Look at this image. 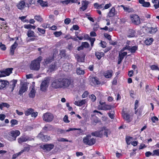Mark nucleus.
Segmentation results:
<instances>
[{"instance_id":"obj_50","label":"nucleus","mask_w":159,"mask_h":159,"mask_svg":"<svg viewBox=\"0 0 159 159\" xmlns=\"http://www.w3.org/2000/svg\"><path fill=\"white\" fill-rule=\"evenodd\" d=\"M82 4L83 6H85V7H87L88 5L89 4V2L88 1H82Z\"/></svg>"},{"instance_id":"obj_18","label":"nucleus","mask_w":159,"mask_h":159,"mask_svg":"<svg viewBox=\"0 0 159 159\" xmlns=\"http://www.w3.org/2000/svg\"><path fill=\"white\" fill-rule=\"evenodd\" d=\"M89 37V36L88 35L84 33L80 34L77 36V38L80 40L87 39Z\"/></svg>"},{"instance_id":"obj_34","label":"nucleus","mask_w":159,"mask_h":159,"mask_svg":"<svg viewBox=\"0 0 159 159\" xmlns=\"http://www.w3.org/2000/svg\"><path fill=\"white\" fill-rule=\"evenodd\" d=\"M92 81L94 84H99L100 82L98 80V78L96 77H93L92 78Z\"/></svg>"},{"instance_id":"obj_51","label":"nucleus","mask_w":159,"mask_h":159,"mask_svg":"<svg viewBox=\"0 0 159 159\" xmlns=\"http://www.w3.org/2000/svg\"><path fill=\"white\" fill-rule=\"evenodd\" d=\"M135 114L138 115L139 116H140L142 114V111L140 110H139L138 109L137 110H135Z\"/></svg>"},{"instance_id":"obj_58","label":"nucleus","mask_w":159,"mask_h":159,"mask_svg":"<svg viewBox=\"0 0 159 159\" xmlns=\"http://www.w3.org/2000/svg\"><path fill=\"white\" fill-rule=\"evenodd\" d=\"M30 148L29 147H25L24 149L21 150L20 152L21 153H23L25 151H28L30 150Z\"/></svg>"},{"instance_id":"obj_12","label":"nucleus","mask_w":159,"mask_h":159,"mask_svg":"<svg viewBox=\"0 0 159 159\" xmlns=\"http://www.w3.org/2000/svg\"><path fill=\"white\" fill-rule=\"evenodd\" d=\"M99 103L101 106L100 107L101 110L106 111L110 110L113 107V106H112L106 104L105 102H100Z\"/></svg>"},{"instance_id":"obj_43","label":"nucleus","mask_w":159,"mask_h":159,"mask_svg":"<svg viewBox=\"0 0 159 159\" xmlns=\"http://www.w3.org/2000/svg\"><path fill=\"white\" fill-rule=\"evenodd\" d=\"M85 57V55H84L82 57H80L79 55L77 56V61H78L80 62H83Z\"/></svg>"},{"instance_id":"obj_60","label":"nucleus","mask_w":159,"mask_h":159,"mask_svg":"<svg viewBox=\"0 0 159 159\" xmlns=\"http://www.w3.org/2000/svg\"><path fill=\"white\" fill-rule=\"evenodd\" d=\"M151 120L152 122L155 123L156 121H158V119L156 116H154L151 118Z\"/></svg>"},{"instance_id":"obj_53","label":"nucleus","mask_w":159,"mask_h":159,"mask_svg":"<svg viewBox=\"0 0 159 159\" xmlns=\"http://www.w3.org/2000/svg\"><path fill=\"white\" fill-rule=\"evenodd\" d=\"M0 48L3 51L5 50L6 49L5 45L4 44H2V43H1L0 44Z\"/></svg>"},{"instance_id":"obj_28","label":"nucleus","mask_w":159,"mask_h":159,"mask_svg":"<svg viewBox=\"0 0 159 159\" xmlns=\"http://www.w3.org/2000/svg\"><path fill=\"white\" fill-rule=\"evenodd\" d=\"M140 3L142 4V6L144 7H148L150 6V3L148 2H145L144 0H139Z\"/></svg>"},{"instance_id":"obj_62","label":"nucleus","mask_w":159,"mask_h":159,"mask_svg":"<svg viewBox=\"0 0 159 159\" xmlns=\"http://www.w3.org/2000/svg\"><path fill=\"white\" fill-rule=\"evenodd\" d=\"M38 115V112H32V113L31 114V116L32 117H36Z\"/></svg>"},{"instance_id":"obj_52","label":"nucleus","mask_w":159,"mask_h":159,"mask_svg":"<svg viewBox=\"0 0 159 159\" xmlns=\"http://www.w3.org/2000/svg\"><path fill=\"white\" fill-rule=\"evenodd\" d=\"M86 102V99H83L79 101L80 106H81L82 105L84 104Z\"/></svg>"},{"instance_id":"obj_59","label":"nucleus","mask_w":159,"mask_h":159,"mask_svg":"<svg viewBox=\"0 0 159 159\" xmlns=\"http://www.w3.org/2000/svg\"><path fill=\"white\" fill-rule=\"evenodd\" d=\"M58 141L59 142H68L69 141L65 138H60L58 139Z\"/></svg>"},{"instance_id":"obj_13","label":"nucleus","mask_w":159,"mask_h":159,"mask_svg":"<svg viewBox=\"0 0 159 159\" xmlns=\"http://www.w3.org/2000/svg\"><path fill=\"white\" fill-rule=\"evenodd\" d=\"M33 139H31L27 136H21L18 139V141L19 143H21L28 141H31Z\"/></svg>"},{"instance_id":"obj_2","label":"nucleus","mask_w":159,"mask_h":159,"mask_svg":"<svg viewBox=\"0 0 159 159\" xmlns=\"http://www.w3.org/2000/svg\"><path fill=\"white\" fill-rule=\"evenodd\" d=\"M42 60V57L39 56L37 59L31 61L30 65V68L31 70H38L40 67V62Z\"/></svg>"},{"instance_id":"obj_55","label":"nucleus","mask_w":159,"mask_h":159,"mask_svg":"<svg viewBox=\"0 0 159 159\" xmlns=\"http://www.w3.org/2000/svg\"><path fill=\"white\" fill-rule=\"evenodd\" d=\"M81 129L80 128H69V129L66 130V132H69L70 131L75 130H81Z\"/></svg>"},{"instance_id":"obj_5","label":"nucleus","mask_w":159,"mask_h":159,"mask_svg":"<svg viewBox=\"0 0 159 159\" xmlns=\"http://www.w3.org/2000/svg\"><path fill=\"white\" fill-rule=\"evenodd\" d=\"M54 118L53 115L50 112H46L44 113L42 118L44 121L45 122H50L52 121Z\"/></svg>"},{"instance_id":"obj_26","label":"nucleus","mask_w":159,"mask_h":159,"mask_svg":"<svg viewBox=\"0 0 159 159\" xmlns=\"http://www.w3.org/2000/svg\"><path fill=\"white\" fill-rule=\"evenodd\" d=\"M53 59V57H49L46 58L44 60L43 62V64L44 65H46L50 62H51Z\"/></svg>"},{"instance_id":"obj_16","label":"nucleus","mask_w":159,"mask_h":159,"mask_svg":"<svg viewBox=\"0 0 159 159\" xmlns=\"http://www.w3.org/2000/svg\"><path fill=\"white\" fill-rule=\"evenodd\" d=\"M59 66L58 62L54 63L53 64H52L49 66V70L50 72H52L56 69Z\"/></svg>"},{"instance_id":"obj_22","label":"nucleus","mask_w":159,"mask_h":159,"mask_svg":"<svg viewBox=\"0 0 159 159\" xmlns=\"http://www.w3.org/2000/svg\"><path fill=\"white\" fill-rule=\"evenodd\" d=\"M91 134L93 136L101 137L103 135L102 129L100 130L92 132Z\"/></svg>"},{"instance_id":"obj_1","label":"nucleus","mask_w":159,"mask_h":159,"mask_svg":"<svg viewBox=\"0 0 159 159\" xmlns=\"http://www.w3.org/2000/svg\"><path fill=\"white\" fill-rule=\"evenodd\" d=\"M70 84V81L66 78H61L55 80L52 83V88L59 89L65 88L69 86Z\"/></svg>"},{"instance_id":"obj_7","label":"nucleus","mask_w":159,"mask_h":159,"mask_svg":"<svg viewBox=\"0 0 159 159\" xmlns=\"http://www.w3.org/2000/svg\"><path fill=\"white\" fill-rule=\"evenodd\" d=\"M26 34L28 37L26 38V40L28 42L34 41L35 40L34 38L36 37V35L34 31L29 30L27 32Z\"/></svg>"},{"instance_id":"obj_20","label":"nucleus","mask_w":159,"mask_h":159,"mask_svg":"<svg viewBox=\"0 0 159 159\" xmlns=\"http://www.w3.org/2000/svg\"><path fill=\"white\" fill-rule=\"evenodd\" d=\"M123 117L125 120L127 122H129L132 120V118H131L129 114L127 113H124L122 114Z\"/></svg>"},{"instance_id":"obj_25","label":"nucleus","mask_w":159,"mask_h":159,"mask_svg":"<svg viewBox=\"0 0 159 159\" xmlns=\"http://www.w3.org/2000/svg\"><path fill=\"white\" fill-rule=\"evenodd\" d=\"M25 2L24 1L22 0L19 2L17 6L18 9L21 10L25 8Z\"/></svg>"},{"instance_id":"obj_63","label":"nucleus","mask_w":159,"mask_h":159,"mask_svg":"<svg viewBox=\"0 0 159 159\" xmlns=\"http://www.w3.org/2000/svg\"><path fill=\"white\" fill-rule=\"evenodd\" d=\"M63 120L66 123H69V121L68 120V117L67 116L65 115L63 118Z\"/></svg>"},{"instance_id":"obj_8","label":"nucleus","mask_w":159,"mask_h":159,"mask_svg":"<svg viewBox=\"0 0 159 159\" xmlns=\"http://www.w3.org/2000/svg\"><path fill=\"white\" fill-rule=\"evenodd\" d=\"M49 81L50 79L49 78H45L40 85V89L41 91H44L46 90L48 86Z\"/></svg>"},{"instance_id":"obj_45","label":"nucleus","mask_w":159,"mask_h":159,"mask_svg":"<svg viewBox=\"0 0 159 159\" xmlns=\"http://www.w3.org/2000/svg\"><path fill=\"white\" fill-rule=\"evenodd\" d=\"M34 19L37 21L41 22L43 20V19L40 16H34Z\"/></svg>"},{"instance_id":"obj_14","label":"nucleus","mask_w":159,"mask_h":159,"mask_svg":"<svg viewBox=\"0 0 159 159\" xmlns=\"http://www.w3.org/2000/svg\"><path fill=\"white\" fill-rule=\"evenodd\" d=\"M125 48L126 49L129 51L131 53H134L138 49V47L136 46L131 47L129 45H126Z\"/></svg>"},{"instance_id":"obj_61","label":"nucleus","mask_w":159,"mask_h":159,"mask_svg":"<svg viewBox=\"0 0 159 159\" xmlns=\"http://www.w3.org/2000/svg\"><path fill=\"white\" fill-rule=\"evenodd\" d=\"M70 18H67L65 19L64 20V23L65 24L68 25L70 22Z\"/></svg>"},{"instance_id":"obj_36","label":"nucleus","mask_w":159,"mask_h":159,"mask_svg":"<svg viewBox=\"0 0 159 159\" xmlns=\"http://www.w3.org/2000/svg\"><path fill=\"white\" fill-rule=\"evenodd\" d=\"M76 73L79 75H84V71L80 67H77L76 69Z\"/></svg>"},{"instance_id":"obj_54","label":"nucleus","mask_w":159,"mask_h":159,"mask_svg":"<svg viewBox=\"0 0 159 159\" xmlns=\"http://www.w3.org/2000/svg\"><path fill=\"white\" fill-rule=\"evenodd\" d=\"M21 154V153H20V152L16 154H14L12 156V159H15L17 157L20 156Z\"/></svg>"},{"instance_id":"obj_46","label":"nucleus","mask_w":159,"mask_h":159,"mask_svg":"<svg viewBox=\"0 0 159 159\" xmlns=\"http://www.w3.org/2000/svg\"><path fill=\"white\" fill-rule=\"evenodd\" d=\"M153 154L152 155V156H159V149L154 150L153 151Z\"/></svg>"},{"instance_id":"obj_42","label":"nucleus","mask_w":159,"mask_h":159,"mask_svg":"<svg viewBox=\"0 0 159 159\" xmlns=\"http://www.w3.org/2000/svg\"><path fill=\"white\" fill-rule=\"evenodd\" d=\"M10 123L11 124V126L12 127L14 125H17L18 123V121L16 120L13 119L11 121Z\"/></svg>"},{"instance_id":"obj_35","label":"nucleus","mask_w":159,"mask_h":159,"mask_svg":"<svg viewBox=\"0 0 159 159\" xmlns=\"http://www.w3.org/2000/svg\"><path fill=\"white\" fill-rule=\"evenodd\" d=\"M153 40L152 38H148L145 41V43L146 45H149L152 43Z\"/></svg>"},{"instance_id":"obj_9","label":"nucleus","mask_w":159,"mask_h":159,"mask_svg":"<svg viewBox=\"0 0 159 159\" xmlns=\"http://www.w3.org/2000/svg\"><path fill=\"white\" fill-rule=\"evenodd\" d=\"M40 147L44 152H48L54 148V145L52 144H47L41 145Z\"/></svg>"},{"instance_id":"obj_32","label":"nucleus","mask_w":159,"mask_h":159,"mask_svg":"<svg viewBox=\"0 0 159 159\" xmlns=\"http://www.w3.org/2000/svg\"><path fill=\"white\" fill-rule=\"evenodd\" d=\"M37 2L39 3L40 5L42 7H47L48 3L47 2L43 1V0H38Z\"/></svg>"},{"instance_id":"obj_44","label":"nucleus","mask_w":159,"mask_h":159,"mask_svg":"<svg viewBox=\"0 0 159 159\" xmlns=\"http://www.w3.org/2000/svg\"><path fill=\"white\" fill-rule=\"evenodd\" d=\"M24 27L26 29H34L35 28V26H33L30 24L25 25H24Z\"/></svg>"},{"instance_id":"obj_56","label":"nucleus","mask_w":159,"mask_h":159,"mask_svg":"<svg viewBox=\"0 0 159 159\" xmlns=\"http://www.w3.org/2000/svg\"><path fill=\"white\" fill-rule=\"evenodd\" d=\"M38 31L42 34H44L45 32V30L44 29H42L40 28H38Z\"/></svg>"},{"instance_id":"obj_57","label":"nucleus","mask_w":159,"mask_h":159,"mask_svg":"<svg viewBox=\"0 0 159 159\" xmlns=\"http://www.w3.org/2000/svg\"><path fill=\"white\" fill-rule=\"evenodd\" d=\"M104 36L105 38L109 40H111V36L110 35L106 33L104 34Z\"/></svg>"},{"instance_id":"obj_39","label":"nucleus","mask_w":159,"mask_h":159,"mask_svg":"<svg viewBox=\"0 0 159 159\" xmlns=\"http://www.w3.org/2000/svg\"><path fill=\"white\" fill-rule=\"evenodd\" d=\"M95 55L97 58L99 60L104 56V54L103 52H96Z\"/></svg>"},{"instance_id":"obj_37","label":"nucleus","mask_w":159,"mask_h":159,"mask_svg":"<svg viewBox=\"0 0 159 159\" xmlns=\"http://www.w3.org/2000/svg\"><path fill=\"white\" fill-rule=\"evenodd\" d=\"M121 7H123L124 10L128 12H132L134 11V10L133 8H129L128 7H125L124 5H121Z\"/></svg>"},{"instance_id":"obj_15","label":"nucleus","mask_w":159,"mask_h":159,"mask_svg":"<svg viewBox=\"0 0 159 159\" xmlns=\"http://www.w3.org/2000/svg\"><path fill=\"white\" fill-rule=\"evenodd\" d=\"M9 84V82L7 81L0 80V89L6 88Z\"/></svg>"},{"instance_id":"obj_31","label":"nucleus","mask_w":159,"mask_h":159,"mask_svg":"<svg viewBox=\"0 0 159 159\" xmlns=\"http://www.w3.org/2000/svg\"><path fill=\"white\" fill-rule=\"evenodd\" d=\"M16 82L17 81L16 80H13L10 82V88L11 89V91H12L14 89Z\"/></svg>"},{"instance_id":"obj_64","label":"nucleus","mask_w":159,"mask_h":159,"mask_svg":"<svg viewBox=\"0 0 159 159\" xmlns=\"http://www.w3.org/2000/svg\"><path fill=\"white\" fill-rule=\"evenodd\" d=\"M61 55L63 57H65L66 56V51L64 50H62L60 52Z\"/></svg>"},{"instance_id":"obj_49","label":"nucleus","mask_w":159,"mask_h":159,"mask_svg":"<svg viewBox=\"0 0 159 159\" xmlns=\"http://www.w3.org/2000/svg\"><path fill=\"white\" fill-rule=\"evenodd\" d=\"M55 36L56 37H58L62 34V33L61 31L55 32L54 33Z\"/></svg>"},{"instance_id":"obj_27","label":"nucleus","mask_w":159,"mask_h":159,"mask_svg":"<svg viewBox=\"0 0 159 159\" xmlns=\"http://www.w3.org/2000/svg\"><path fill=\"white\" fill-rule=\"evenodd\" d=\"M18 44L16 42H15L14 44L11 46L10 49L11 54L13 55L14 54V50L17 46Z\"/></svg>"},{"instance_id":"obj_38","label":"nucleus","mask_w":159,"mask_h":159,"mask_svg":"<svg viewBox=\"0 0 159 159\" xmlns=\"http://www.w3.org/2000/svg\"><path fill=\"white\" fill-rule=\"evenodd\" d=\"M149 32L150 34H154L157 31V29L156 28L151 27L148 28Z\"/></svg>"},{"instance_id":"obj_41","label":"nucleus","mask_w":159,"mask_h":159,"mask_svg":"<svg viewBox=\"0 0 159 159\" xmlns=\"http://www.w3.org/2000/svg\"><path fill=\"white\" fill-rule=\"evenodd\" d=\"M35 90L34 89H32L29 93V95L30 97L33 98L35 97Z\"/></svg>"},{"instance_id":"obj_19","label":"nucleus","mask_w":159,"mask_h":159,"mask_svg":"<svg viewBox=\"0 0 159 159\" xmlns=\"http://www.w3.org/2000/svg\"><path fill=\"white\" fill-rule=\"evenodd\" d=\"M27 87L26 84L24 83L20 88L19 92V94L21 95L24 93L27 90Z\"/></svg>"},{"instance_id":"obj_4","label":"nucleus","mask_w":159,"mask_h":159,"mask_svg":"<svg viewBox=\"0 0 159 159\" xmlns=\"http://www.w3.org/2000/svg\"><path fill=\"white\" fill-rule=\"evenodd\" d=\"M20 134V132L19 130H12L9 134V136L12 137L11 138L9 137L8 138V139L11 141L15 140L17 137Z\"/></svg>"},{"instance_id":"obj_47","label":"nucleus","mask_w":159,"mask_h":159,"mask_svg":"<svg viewBox=\"0 0 159 159\" xmlns=\"http://www.w3.org/2000/svg\"><path fill=\"white\" fill-rule=\"evenodd\" d=\"M82 46H83V48H87L89 47V44L87 42H82Z\"/></svg>"},{"instance_id":"obj_24","label":"nucleus","mask_w":159,"mask_h":159,"mask_svg":"<svg viewBox=\"0 0 159 159\" xmlns=\"http://www.w3.org/2000/svg\"><path fill=\"white\" fill-rule=\"evenodd\" d=\"M39 136L40 137L42 140L43 141H47L49 140L50 139V137L49 136H48L47 135H44L41 134H39Z\"/></svg>"},{"instance_id":"obj_6","label":"nucleus","mask_w":159,"mask_h":159,"mask_svg":"<svg viewBox=\"0 0 159 159\" xmlns=\"http://www.w3.org/2000/svg\"><path fill=\"white\" fill-rule=\"evenodd\" d=\"M130 18L133 24L138 25L140 23V20L139 16L136 14H132L130 16Z\"/></svg>"},{"instance_id":"obj_30","label":"nucleus","mask_w":159,"mask_h":159,"mask_svg":"<svg viewBox=\"0 0 159 159\" xmlns=\"http://www.w3.org/2000/svg\"><path fill=\"white\" fill-rule=\"evenodd\" d=\"M34 111V110L32 108H28L25 111V116H28L30 115H31L32 112Z\"/></svg>"},{"instance_id":"obj_3","label":"nucleus","mask_w":159,"mask_h":159,"mask_svg":"<svg viewBox=\"0 0 159 159\" xmlns=\"http://www.w3.org/2000/svg\"><path fill=\"white\" fill-rule=\"evenodd\" d=\"M83 141L85 144L91 146L95 143L96 139H94L91 135H88L84 138Z\"/></svg>"},{"instance_id":"obj_33","label":"nucleus","mask_w":159,"mask_h":159,"mask_svg":"<svg viewBox=\"0 0 159 159\" xmlns=\"http://www.w3.org/2000/svg\"><path fill=\"white\" fill-rule=\"evenodd\" d=\"M135 31L133 30H129L128 37H133L135 36Z\"/></svg>"},{"instance_id":"obj_40","label":"nucleus","mask_w":159,"mask_h":159,"mask_svg":"<svg viewBox=\"0 0 159 159\" xmlns=\"http://www.w3.org/2000/svg\"><path fill=\"white\" fill-rule=\"evenodd\" d=\"M10 107V105L7 103L6 102H2L0 104V108L2 110V108L4 107H6L8 108Z\"/></svg>"},{"instance_id":"obj_11","label":"nucleus","mask_w":159,"mask_h":159,"mask_svg":"<svg viewBox=\"0 0 159 159\" xmlns=\"http://www.w3.org/2000/svg\"><path fill=\"white\" fill-rule=\"evenodd\" d=\"M13 69L8 68L0 71V77L9 75L11 73Z\"/></svg>"},{"instance_id":"obj_17","label":"nucleus","mask_w":159,"mask_h":159,"mask_svg":"<svg viewBox=\"0 0 159 159\" xmlns=\"http://www.w3.org/2000/svg\"><path fill=\"white\" fill-rule=\"evenodd\" d=\"M72 65L69 63L64 64L63 66L64 70L66 71H68L72 69Z\"/></svg>"},{"instance_id":"obj_23","label":"nucleus","mask_w":159,"mask_h":159,"mask_svg":"<svg viewBox=\"0 0 159 159\" xmlns=\"http://www.w3.org/2000/svg\"><path fill=\"white\" fill-rule=\"evenodd\" d=\"M113 72V71L111 70H108L104 73V75L106 78H109L112 76Z\"/></svg>"},{"instance_id":"obj_10","label":"nucleus","mask_w":159,"mask_h":159,"mask_svg":"<svg viewBox=\"0 0 159 159\" xmlns=\"http://www.w3.org/2000/svg\"><path fill=\"white\" fill-rule=\"evenodd\" d=\"M126 49L125 48H123L119 52V56L118 57V64H120L123 59L124 57L127 55V52H123L124 50Z\"/></svg>"},{"instance_id":"obj_29","label":"nucleus","mask_w":159,"mask_h":159,"mask_svg":"<svg viewBox=\"0 0 159 159\" xmlns=\"http://www.w3.org/2000/svg\"><path fill=\"white\" fill-rule=\"evenodd\" d=\"M103 134L106 136L107 137H108V134L110 133V130L106 127H104L102 129Z\"/></svg>"},{"instance_id":"obj_48","label":"nucleus","mask_w":159,"mask_h":159,"mask_svg":"<svg viewBox=\"0 0 159 159\" xmlns=\"http://www.w3.org/2000/svg\"><path fill=\"white\" fill-rule=\"evenodd\" d=\"M89 97L91 99V101L93 102H94L96 99V96L93 94L90 95Z\"/></svg>"},{"instance_id":"obj_21","label":"nucleus","mask_w":159,"mask_h":159,"mask_svg":"<svg viewBox=\"0 0 159 159\" xmlns=\"http://www.w3.org/2000/svg\"><path fill=\"white\" fill-rule=\"evenodd\" d=\"M116 14L117 12L116 11L115 8L113 7L108 13V16L109 17H112L114 16Z\"/></svg>"}]
</instances>
